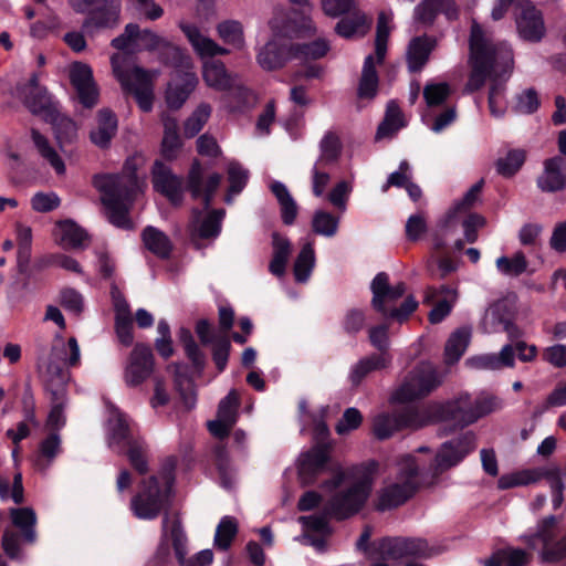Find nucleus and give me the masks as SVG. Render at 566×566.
Wrapping results in <instances>:
<instances>
[{
	"instance_id": "obj_30",
	"label": "nucleus",
	"mask_w": 566,
	"mask_h": 566,
	"mask_svg": "<svg viewBox=\"0 0 566 566\" xmlns=\"http://www.w3.org/2000/svg\"><path fill=\"white\" fill-rule=\"evenodd\" d=\"M63 452L62 439L59 432L51 431L42 439L33 460L34 467L40 472H46L54 460Z\"/></svg>"
},
{
	"instance_id": "obj_11",
	"label": "nucleus",
	"mask_w": 566,
	"mask_h": 566,
	"mask_svg": "<svg viewBox=\"0 0 566 566\" xmlns=\"http://www.w3.org/2000/svg\"><path fill=\"white\" fill-rule=\"evenodd\" d=\"M475 449V436L467 431L457 438L443 442L436 453L430 470L438 478L447 470L457 467Z\"/></svg>"
},
{
	"instance_id": "obj_64",
	"label": "nucleus",
	"mask_w": 566,
	"mask_h": 566,
	"mask_svg": "<svg viewBox=\"0 0 566 566\" xmlns=\"http://www.w3.org/2000/svg\"><path fill=\"white\" fill-rule=\"evenodd\" d=\"M240 401L235 390H231L224 398H222L218 406L217 418L229 422L234 426L238 420V408Z\"/></svg>"
},
{
	"instance_id": "obj_16",
	"label": "nucleus",
	"mask_w": 566,
	"mask_h": 566,
	"mask_svg": "<svg viewBox=\"0 0 566 566\" xmlns=\"http://www.w3.org/2000/svg\"><path fill=\"white\" fill-rule=\"evenodd\" d=\"M155 369V356L149 345L136 343L133 347L124 371L127 386L136 387L146 381Z\"/></svg>"
},
{
	"instance_id": "obj_26",
	"label": "nucleus",
	"mask_w": 566,
	"mask_h": 566,
	"mask_svg": "<svg viewBox=\"0 0 566 566\" xmlns=\"http://www.w3.org/2000/svg\"><path fill=\"white\" fill-rule=\"evenodd\" d=\"M417 493L411 482H397L385 488L378 496L377 511L385 512L405 504Z\"/></svg>"
},
{
	"instance_id": "obj_21",
	"label": "nucleus",
	"mask_w": 566,
	"mask_h": 566,
	"mask_svg": "<svg viewBox=\"0 0 566 566\" xmlns=\"http://www.w3.org/2000/svg\"><path fill=\"white\" fill-rule=\"evenodd\" d=\"M70 81L84 107L92 108L97 104L98 90L93 78L92 69L87 64L73 63L70 70Z\"/></svg>"
},
{
	"instance_id": "obj_51",
	"label": "nucleus",
	"mask_w": 566,
	"mask_h": 566,
	"mask_svg": "<svg viewBox=\"0 0 566 566\" xmlns=\"http://www.w3.org/2000/svg\"><path fill=\"white\" fill-rule=\"evenodd\" d=\"M403 126L402 113L395 104H389L382 122L379 124L376 133V140L391 137Z\"/></svg>"
},
{
	"instance_id": "obj_44",
	"label": "nucleus",
	"mask_w": 566,
	"mask_h": 566,
	"mask_svg": "<svg viewBox=\"0 0 566 566\" xmlns=\"http://www.w3.org/2000/svg\"><path fill=\"white\" fill-rule=\"evenodd\" d=\"M178 338L193 369L196 373L201 374L206 367V355L196 343L191 331L187 327H181L178 332Z\"/></svg>"
},
{
	"instance_id": "obj_50",
	"label": "nucleus",
	"mask_w": 566,
	"mask_h": 566,
	"mask_svg": "<svg viewBox=\"0 0 566 566\" xmlns=\"http://www.w3.org/2000/svg\"><path fill=\"white\" fill-rule=\"evenodd\" d=\"M213 463L218 471L220 485L226 490L232 489L234 479L230 464V457L224 446H217L213 449Z\"/></svg>"
},
{
	"instance_id": "obj_2",
	"label": "nucleus",
	"mask_w": 566,
	"mask_h": 566,
	"mask_svg": "<svg viewBox=\"0 0 566 566\" xmlns=\"http://www.w3.org/2000/svg\"><path fill=\"white\" fill-rule=\"evenodd\" d=\"M470 53L472 70L465 84V92L479 91L491 77L492 84L500 83L513 70V54L507 50H499L485 38L481 27L474 21L470 34Z\"/></svg>"
},
{
	"instance_id": "obj_42",
	"label": "nucleus",
	"mask_w": 566,
	"mask_h": 566,
	"mask_svg": "<svg viewBox=\"0 0 566 566\" xmlns=\"http://www.w3.org/2000/svg\"><path fill=\"white\" fill-rule=\"evenodd\" d=\"M23 104L29 111L46 120L56 111L45 88L23 93Z\"/></svg>"
},
{
	"instance_id": "obj_20",
	"label": "nucleus",
	"mask_w": 566,
	"mask_h": 566,
	"mask_svg": "<svg viewBox=\"0 0 566 566\" xmlns=\"http://www.w3.org/2000/svg\"><path fill=\"white\" fill-rule=\"evenodd\" d=\"M151 182L154 189L165 196L175 208H177L184 197V180L181 177L172 174L170 167L163 161L156 160L151 169Z\"/></svg>"
},
{
	"instance_id": "obj_14",
	"label": "nucleus",
	"mask_w": 566,
	"mask_h": 566,
	"mask_svg": "<svg viewBox=\"0 0 566 566\" xmlns=\"http://www.w3.org/2000/svg\"><path fill=\"white\" fill-rule=\"evenodd\" d=\"M516 307L506 298L497 300L486 310L482 325L486 333L505 332L510 339L521 336L515 324Z\"/></svg>"
},
{
	"instance_id": "obj_27",
	"label": "nucleus",
	"mask_w": 566,
	"mask_h": 566,
	"mask_svg": "<svg viewBox=\"0 0 566 566\" xmlns=\"http://www.w3.org/2000/svg\"><path fill=\"white\" fill-rule=\"evenodd\" d=\"M292 59L290 45L280 43L275 39L266 42L259 51L256 60L265 71L282 69Z\"/></svg>"
},
{
	"instance_id": "obj_15",
	"label": "nucleus",
	"mask_w": 566,
	"mask_h": 566,
	"mask_svg": "<svg viewBox=\"0 0 566 566\" xmlns=\"http://www.w3.org/2000/svg\"><path fill=\"white\" fill-rule=\"evenodd\" d=\"M331 462V446L326 442L315 443L301 454L297 468L300 480L305 485L315 484L318 475L328 471Z\"/></svg>"
},
{
	"instance_id": "obj_1",
	"label": "nucleus",
	"mask_w": 566,
	"mask_h": 566,
	"mask_svg": "<svg viewBox=\"0 0 566 566\" xmlns=\"http://www.w3.org/2000/svg\"><path fill=\"white\" fill-rule=\"evenodd\" d=\"M166 39L151 30H140L136 23H128L124 32L111 44L118 52L111 56L112 71L126 95H132L143 112H150L155 99V80L158 71L137 65L135 53L139 50L158 51Z\"/></svg>"
},
{
	"instance_id": "obj_57",
	"label": "nucleus",
	"mask_w": 566,
	"mask_h": 566,
	"mask_svg": "<svg viewBox=\"0 0 566 566\" xmlns=\"http://www.w3.org/2000/svg\"><path fill=\"white\" fill-rule=\"evenodd\" d=\"M430 227L426 214H410L405 224L406 239L409 242H418L424 238L429 239Z\"/></svg>"
},
{
	"instance_id": "obj_38",
	"label": "nucleus",
	"mask_w": 566,
	"mask_h": 566,
	"mask_svg": "<svg viewBox=\"0 0 566 566\" xmlns=\"http://www.w3.org/2000/svg\"><path fill=\"white\" fill-rule=\"evenodd\" d=\"M471 339V331L467 327L455 329L448 338L444 346V361L453 365L465 353Z\"/></svg>"
},
{
	"instance_id": "obj_19",
	"label": "nucleus",
	"mask_w": 566,
	"mask_h": 566,
	"mask_svg": "<svg viewBox=\"0 0 566 566\" xmlns=\"http://www.w3.org/2000/svg\"><path fill=\"white\" fill-rule=\"evenodd\" d=\"M370 291L373 293L370 305L375 312L382 316L388 308H391L405 295L406 284L399 282L390 285L389 275L386 272H379L370 283Z\"/></svg>"
},
{
	"instance_id": "obj_31",
	"label": "nucleus",
	"mask_w": 566,
	"mask_h": 566,
	"mask_svg": "<svg viewBox=\"0 0 566 566\" xmlns=\"http://www.w3.org/2000/svg\"><path fill=\"white\" fill-rule=\"evenodd\" d=\"M144 247L160 260L170 259L174 251V243L169 237L156 227L147 226L142 231Z\"/></svg>"
},
{
	"instance_id": "obj_18",
	"label": "nucleus",
	"mask_w": 566,
	"mask_h": 566,
	"mask_svg": "<svg viewBox=\"0 0 566 566\" xmlns=\"http://www.w3.org/2000/svg\"><path fill=\"white\" fill-rule=\"evenodd\" d=\"M221 180L222 176L218 172H213L203 181V168L201 163L198 159H193L187 175L186 189L193 199H201L205 209L208 210Z\"/></svg>"
},
{
	"instance_id": "obj_13",
	"label": "nucleus",
	"mask_w": 566,
	"mask_h": 566,
	"mask_svg": "<svg viewBox=\"0 0 566 566\" xmlns=\"http://www.w3.org/2000/svg\"><path fill=\"white\" fill-rule=\"evenodd\" d=\"M438 373L434 369H417L410 373L403 384L395 391L392 398L400 403L424 398L440 386Z\"/></svg>"
},
{
	"instance_id": "obj_24",
	"label": "nucleus",
	"mask_w": 566,
	"mask_h": 566,
	"mask_svg": "<svg viewBox=\"0 0 566 566\" xmlns=\"http://www.w3.org/2000/svg\"><path fill=\"white\" fill-rule=\"evenodd\" d=\"M437 45V38L428 34H422L411 39L406 52L408 70L411 73L420 72L429 61L430 54Z\"/></svg>"
},
{
	"instance_id": "obj_41",
	"label": "nucleus",
	"mask_w": 566,
	"mask_h": 566,
	"mask_svg": "<svg viewBox=\"0 0 566 566\" xmlns=\"http://www.w3.org/2000/svg\"><path fill=\"white\" fill-rule=\"evenodd\" d=\"M237 78L228 73L221 61H211L205 65L203 80L208 86L218 91H226L231 87V83Z\"/></svg>"
},
{
	"instance_id": "obj_32",
	"label": "nucleus",
	"mask_w": 566,
	"mask_h": 566,
	"mask_svg": "<svg viewBox=\"0 0 566 566\" xmlns=\"http://www.w3.org/2000/svg\"><path fill=\"white\" fill-rule=\"evenodd\" d=\"M117 117L109 108H102L97 113V127L90 134L93 144L99 148H108L111 140L117 132Z\"/></svg>"
},
{
	"instance_id": "obj_25",
	"label": "nucleus",
	"mask_w": 566,
	"mask_h": 566,
	"mask_svg": "<svg viewBox=\"0 0 566 566\" xmlns=\"http://www.w3.org/2000/svg\"><path fill=\"white\" fill-rule=\"evenodd\" d=\"M543 191L555 192L566 187V159L555 156L544 161V171L537 179Z\"/></svg>"
},
{
	"instance_id": "obj_8",
	"label": "nucleus",
	"mask_w": 566,
	"mask_h": 566,
	"mask_svg": "<svg viewBox=\"0 0 566 566\" xmlns=\"http://www.w3.org/2000/svg\"><path fill=\"white\" fill-rule=\"evenodd\" d=\"M170 496L171 493L160 486L158 476L150 475L142 480L140 490L130 500V509L137 518L151 521L166 509Z\"/></svg>"
},
{
	"instance_id": "obj_48",
	"label": "nucleus",
	"mask_w": 566,
	"mask_h": 566,
	"mask_svg": "<svg viewBox=\"0 0 566 566\" xmlns=\"http://www.w3.org/2000/svg\"><path fill=\"white\" fill-rule=\"evenodd\" d=\"M315 265V252L311 243H306L297 254L293 273L295 281L298 283H305Z\"/></svg>"
},
{
	"instance_id": "obj_60",
	"label": "nucleus",
	"mask_w": 566,
	"mask_h": 566,
	"mask_svg": "<svg viewBox=\"0 0 566 566\" xmlns=\"http://www.w3.org/2000/svg\"><path fill=\"white\" fill-rule=\"evenodd\" d=\"M159 60L172 67H185L187 69L190 64V59L177 46L172 45L167 40L163 46L159 48Z\"/></svg>"
},
{
	"instance_id": "obj_39",
	"label": "nucleus",
	"mask_w": 566,
	"mask_h": 566,
	"mask_svg": "<svg viewBox=\"0 0 566 566\" xmlns=\"http://www.w3.org/2000/svg\"><path fill=\"white\" fill-rule=\"evenodd\" d=\"M273 254L269 264V271L281 277L285 274L286 264L291 254V243L286 238L281 237L277 232L272 234Z\"/></svg>"
},
{
	"instance_id": "obj_17",
	"label": "nucleus",
	"mask_w": 566,
	"mask_h": 566,
	"mask_svg": "<svg viewBox=\"0 0 566 566\" xmlns=\"http://www.w3.org/2000/svg\"><path fill=\"white\" fill-rule=\"evenodd\" d=\"M516 29L522 39L538 42L545 35V24L541 11L531 1L518 0L514 7Z\"/></svg>"
},
{
	"instance_id": "obj_12",
	"label": "nucleus",
	"mask_w": 566,
	"mask_h": 566,
	"mask_svg": "<svg viewBox=\"0 0 566 566\" xmlns=\"http://www.w3.org/2000/svg\"><path fill=\"white\" fill-rule=\"evenodd\" d=\"M386 559L398 560L406 557L430 558L434 549L427 539L420 537H384L375 546Z\"/></svg>"
},
{
	"instance_id": "obj_33",
	"label": "nucleus",
	"mask_w": 566,
	"mask_h": 566,
	"mask_svg": "<svg viewBox=\"0 0 566 566\" xmlns=\"http://www.w3.org/2000/svg\"><path fill=\"white\" fill-rule=\"evenodd\" d=\"M337 24L335 25V32L346 39L355 35H365L371 25V19H369L357 6L354 7L352 12L344 14Z\"/></svg>"
},
{
	"instance_id": "obj_52",
	"label": "nucleus",
	"mask_w": 566,
	"mask_h": 566,
	"mask_svg": "<svg viewBox=\"0 0 566 566\" xmlns=\"http://www.w3.org/2000/svg\"><path fill=\"white\" fill-rule=\"evenodd\" d=\"M31 137L41 156L51 164L57 174H64L65 165L55 149L50 146L48 138L35 128L31 129Z\"/></svg>"
},
{
	"instance_id": "obj_55",
	"label": "nucleus",
	"mask_w": 566,
	"mask_h": 566,
	"mask_svg": "<svg viewBox=\"0 0 566 566\" xmlns=\"http://www.w3.org/2000/svg\"><path fill=\"white\" fill-rule=\"evenodd\" d=\"M368 339L370 345L377 350V355H382L385 358H391L390 353V337H389V324L381 323L371 326L368 329Z\"/></svg>"
},
{
	"instance_id": "obj_36",
	"label": "nucleus",
	"mask_w": 566,
	"mask_h": 566,
	"mask_svg": "<svg viewBox=\"0 0 566 566\" xmlns=\"http://www.w3.org/2000/svg\"><path fill=\"white\" fill-rule=\"evenodd\" d=\"M180 29L200 55L216 56L229 53L227 49L217 44L212 39L202 35L196 25L181 23Z\"/></svg>"
},
{
	"instance_id": "obj_49",
	"label": "nucleus",
	"mask_w": 566,
	"mask_h": 566,
	"mask_svg": "<svg viewBox=\"0 0 566 566\" xmlns=\"http://www.w3.org/2000/svg\"><path fill=\"white\" fill-rule=\"evenodd\" d=\"M329 50L326 40L318 39L311 43H293L290 44V53L292 59L317 60L323 57Z\"/></svg>"
},
{
	"instance_id": "obj_9",
	"label": "nucleus",
	"mask_w": 566,
	"mask_h": 566,
	"mask_svg": "<svg viewBox=\"0 0 566 566\" xmlns=\"http://www.w3.org/2000/svg\"><path fill=\"white\" fill-rule=\"evenodd\" d=\"M370 492L371 480L365 476L347 490L336 493L328 501L325 511L337 521L349 518L364 507Z\"/></svg>"
},
{
	"instance_id": "obj_23",
	"label": "nucleus",
	"mask_w": 566,
	"mask_h": 566,
	"mask_svg": "<svg viewBox=\"0 0 566 566\" xmlns=\"http://www.w3.org/2000/svg\"><path fill=\"white\" fill-rule=\"evenodd\" d=\"M120 1L108 0L87 11L82 28L93 31L104 28H113L119 21Z\"/></svg>"
},
{
	"instance_id": "obj_58",
	"label": "nucleus",
	"mask_w": 566,
	"mask_h": 566,
	"mask_svg": "<svg viewBox=\"0 0 566 566\" xmlns=\"http://www.w3.org/2000/svg\"><path fill=\"white\" fill-rule=\"evenodd\" d=\"M322 155L316 164L327 165L336 163L342 153V143L335 133H327L321 143Z\"/></svg>"
},
{
	"instance_id": "obj_53",
	"label": "nucleus",
	"mask_w": 566,
	"mask_h": 566,
	"mask_svg": "<svg viewBox=\"0 0 566 566\" xmlns=\"http://www.w3.org/2000/svg\"><path fill=\"white\" fill-rule=\"evenodd\" d=\"M238 534V523L232 516H223L214 534V546L219 551H228Z\"/></svg>"
},
{
	"instance_id": "obj_47",
	"label": "nucleus",
	"mask_w": 566,
	"mask_h": 566,
	"mask_svg": "<svg viewBox=\"0 0 566 566\" xmlns=\"http://www.w3.org/2000/svg\"><path fill=\"white\" fill-rule=\"evenodd\" d=\"M130 467L140 475L149 471L148 446L144 439L133 442L129 447L123 449Z\"/></svg>"
},
{
	"instance_id": "obj_40",
	"label": "nucleus",
	"mask_w": 566,
	"mask_h": 566,
	"mask_svg": "<svg viewBox=\"0 0 566 566\" xmlns=\"http://www.w3.org/2000/svg\"><path fill=\"white\" fill-rule=\"evenodd\" d=\"M198 84V78L193 72H185L182 84H176L169 86L166 93V102L172 109H178L187 101L190 93L195 90Z\"/></svg>"
},
{
	"instance_id": "obj_43",
	"label": "nucleus",
	"mask_w": 566,
	"mask_h": 566,
	"mask_svg": "<svg viewBox=\"0 0 566 566\" xmlns=\"http://www.w3.org/2000/svg\"><path fill=\"white\" fill-rule=\"evenodd\" d=\"M226 98L231 112L240 111L244 107H251L255 104V95L238 77L231 83V87Z\"/></svg>"
},
{
	"instance_id": "obj_5",
	"label": "nucleus",
	"mask_w": 566,
	"mask_h": 566,
	"mask_svg": "<svg viewBox=\"0 0 566 566\" xmlns=\"http://www.w3.org/2000/svg\"><path fill=\"white\" fill-rule=\"evenodd\" d=\"M485 224L483 214H443L430 227L429 240L432 250L439 253L462 251L464 243L478 240L479 228Z\"/></svg>"
},
{
	"instance_id": "obj_29",
	"label": "nucleus",
	"mask_w": 566,
	"mask_h": 566,
	"mask_svg": "<svg viewBox=\"0 0 566 566\" xmlns=\"http://www.w3.org/2000/svg\"><path fill=\"white\" fill-rule=\"evenodd\" d=\"M11 523L19 530L23 544L33 545L38 539L36 514L32 507H12L9 510Z\"/></svg>"
},
{
	"instance_id": "obj_37",
	"label": "nucleus",
	"mask_w": 566,
	"mask_h": 566,
	"mask_svg": "<svg viewBox=\"0 0 566 566\" xmlns=\"http://www.w3.org/2000/svg\"><path fill=\"white\" fill-rule=\"evenodd\" d=\"M532 555L522 548L506 546L494 551L484 560V566H526L531 563Z\"/></svg>"
},
{
	"instance_id": "obj_34",
	"label": "nucleus",
	"mask_w": 566,
	"mask_h": 566,
	"mask_svg": "<svg viewBox=\"0 0 566 566\" xmlns=\"http://www.w3.org/2000/svg\"><path fill=\"white\" fill-rule=\"evenodd\" d=\"M465 364L475 369L496 370L514 366V348L512 344L503 346L499 355L485 354L467 359Z\"/></svg>"
},
{
	"instance_id": "obj_54",
	"label": "nucleus",
	"mask_w": 566,
	"mask_h": 566,
	"mask_svg": "<svg viewBox=\"0 0 566 566\" xmlns=\"http://www.w3.org/2000/svg\"><path fill=\"white\" fill-rule=\"evenodd\" d=\"M526 151L523 149H512L505 157L495 161V168L499 175L505 178L513 177L524 165Z\"/></svg>"
},
{
	"instance_id": "obj_62",
	"label": "nucleus",
	"mask_w": 566,
	"mask_h": 566,
	"mask_svg": "<svg viewBox=\"0 0 566 566\" xmlns=\"http://www.w3.org/2000/svg\"><path fill=\"white\" fill-rule=\"evenodd\" d=\"M217 31L223 42L242 48L244 44L243 28L238 21L228 20L218 24Z\"/></svg>"
},
{
	"instance_id": "obj_63",
	"label": "nucleus",
	"mask_w": 566,
	"mask_h": 566,
	"mask_svg": "<svg viewBox=\"0 0 566 566\" xmlns=\"http://www.w3.org/2000/svg\"><path fill=\"white\" fill-rule=\"evenodd\" d=\"M112 439L116 444L120 446L122 449H125L133 442H137L143 438L133 433L127 420L120 415L117 417L112 428Z\"/></svg>"
},
{
	"instance_id": "obj_6",
	"label": "nucleus",
	"mask_w": 566,
	"mask_h": 566,
	"mask_svg": "<svg viewBox=\"0 0 566 566\" xmlns=\"http://www.w3.org/2000/svg\"><path fill=\"white\" fill-rule=\"evenodd\" d=\"M560 517L548 515L537 522L533 534L525 536L528 548L537 551L544 566H566V533L560 530Z\"/></svg>"
},
{
	"instance_id": "obj_56",
	"label": "nucleus",
	"mask_w": 566,
	"mask_h": 566,
	"mask_svg": "<svg viewBox=\"0 0 566 566\" xmlns=\"http://www.w3.org/2000/svg\"><path fill=\"white\" fill-rule=\"evenodd\" d=\"M527 260L522 251L514 253L512 258L500 256L496 260L497 270L510 276H520L527 270Z\"/></svg>"
},
{
	"instance_id": "obj_4",
	"label": "nucleus",
	"mask_w": 566,
	"mask_h": 566,
	"mask_svg": "<svg viewBox=\"0 0 566 566\" xmlns=\"http://www.w3.org/2000/svg\"><path fill=\"white\" fill-rule=\"evenodd\" d=\"M136 172V159L128 158L119 174L94 176L93 184L101 192L103 205L111 212H128L143 193L146 185Z\"/></svg>"
},
{
	"instance_id": "obj_10",
	"label": "nucleus",
	"mask_w": 566,
	"mask_h": 566,
	"mask_svg": "<svg viewBox=\"0 0 566 566\" xmlns=\"http://www.w3.org/2000/svg\"><path fill=\"white\" fill-rule=\"evenodd\" d=\"M428 423L427 418L416 407H403L391 413L381 412L373 419V433L378 440L389 439L403 429H419Z\"/></svg>"
},
{
	"instance_id": "obj_35",
	"label": "nucleus",
	"mask_w": 566,
	"mask_h": 566,
	"mask_svg": "<svg viewBox=\"0 0 566 566\" xmlns=\"http://www.w3.org/2000/svg\"><path fill=\"white\" fill-rule=\"evenodd\" d=\"M391 358H385L375 353L359 359L350 369L349 381L353 387H358L371 373L387 369L391 365Z\"/></svg>"
},
{
	"instance_id": "obj_45",
	"label": "nucleus",
	"mask_w": 566,
	"mask_h": 566,
	"mask_svg": "<svg viewBox=\"0 0 566 566\" xmlns=\"http://www.w3.org/2000/svg\"><path fill=\"white\" fill-rule=\"evenodd\" d=\"M377 90L378 74L375 67L374 56L368 55L365 59L357 94L360 98L371 99L376 96Z\"/></svg>"
},
{
	"instance_id": "obj_28",
	"label": "nucleus",
	"mask_w": 566,
	"mask_h": 566,
	"mask_svg": "<svg viewBox=\"0 0 566 566\" xmlns=\"http://www.w3.org/2000/svg\"><path fill=\"white\" fill-rule=\"evenodd\" d=\"M200 214H195V218L189 224V239L196 250L201 249L200 240L214 239L220 234L221 222L226 214H206L207 218L199 222Z\"/></svg>"
},
{
	"instance_id": "obj_3",
	"label": "nucleus",
	"mask_w": 566,
	"mask_h": 566,
	"mask_svg": "<svg viewBox=\"0 0 566 566\" xmlns=\"http://www.w3.org/2000/svg\"><path fill=\"white\" fill-rule=\"evenodd\" d=\"M189 539L179 514L166 512L161 521L159 542L148 566H209L213 562L211 549L188 555Z\"/></svg>"
},
{
	"instance_id": "obj_7",
	"label": "nucleus",
	"mask_w": 566,
	"mask_h": 566,
	"mask_svg": "<svg viewBox=\"0 0 566 566\" xmlns=\"http://www.w3.org/2000/svg\"><path fill=\"white\" fill-rule=\"evenodd\" d=\"M491 411V399L476 400L474 405H472L469 395H463L442 403H436L431 408V415L434 420L449 422L452 424L453 429H462L470 426Z\"/></svg>"
},
{
	"instance_id": "obj_46",
	"label": "nucleus",
	"mask_w": 566,
	"mask_h": 566,
	"mask_svg": "<svg viewBox=\"0 0 566 566\" xmlns=\"http://www.w3.org/2000/svg\"><path fill=\"white\" fill-rule=\"evenodd\" d=\"M46 122L53 125L56 139L60 147L63 149L64 145L71 144L77 136V128L75 123L61 115L57 109L50 116Z\"/></svg>"
},
{
	"instance_id": "obj_59",
	"label": "nucleus",
	"mask_w": 566,
	"mask_h": 566,
	"mask_svg": "<svg viewBox=\"0 0 566 566\" xmlns=\"http://www.w3.org/2000/svg\"><path fill=\"white\" fill-rule=\"evenodd\" d=\"M248 180V172L237 163H231L228 167L229 187L224 196V201L230 203L234 195L242 191Z\"/></svg>"
},
{
	"instance_id": "obj_22",
	"label": "nucleus",
	"mask_w": 566,
	"mask_h": 566,
	"mask_svg": "<svg viewBox=\"0 0 566 566\" xmlns=\"http://www.w3.org/2000/svg\"><path fill=\"white\" fill-rule=\"evenodd\" d=\"M53 237L64 249H83L91 240L87 231L72 219L56 221Z\"/></svg>"
},
{
	"instance_id": "obj_61",
	"label": "nucleus",
	"mask_w": 566,
	"mask_h": 566,
	"mask_svg": "<svg viewBox=\"0 0 566 566\" xmlns=\"http://www.w3.org/2000/svg\"><path fill=\"white\" fill-rule=\"evenodd\" d=\"M210 114L211 106L209 104H200L184 124L185 136L188 138L196 136L207 123Z\"/></svg>"
}]
</instances>
